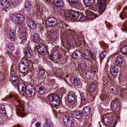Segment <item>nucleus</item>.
Wrapping results in <instances>:
<instances>
[{"instance_id":"obj_1","label":"nucleus","mask_w":127,"mask_h":127,"mask_svg":"<svg viewBox=\"0 0 127 127\" xmlns=\"http://www.w3.org/2000/svg\"><path fill=\"white\" fill-rule=\"evenodd\" d=\"M97 2V5L98 8L97 11L93 12L89 10H87L85 14L87 17L89 19L92 20L98 17L99 15L103 13L106 9L105 3L104 0H84L85 5L86 7H89L93 4L94 2Z\"/></svg>"},{"instance_id":"obj_2","label":"nucleus","mask_w":127,"mask_h":127,"mask_svg":"<svg viewBox=\"0 0 127 127\" xmlns=\"http://www.w3.org/2000/svg\"><path fill=\"white\" fill-rule=\"evenodd\" d=\"M10 19L12 22L16 24H19V25L18 26L19 29L18 30L20 31V32H22V37L20 38V41L21 42L20 43H23L27 41V34L26 32V28L24 26V25L22 23L24 22L25 20L24 16L21 14H13L11 17Z\"/></svg>"},{"instance_id":"obj_3","label":"nucleus","mask_w":127,"mask_h":127,"mask_svg":"<svg viewBox=\"0 0 127 127\" xmlns=\"http://www.w3.org/2000/svg\"><path fill=\"white\" fill-rule=\"evenodd\" d=\"M61 39L67 40L70 41H73L76 44L79 42L80 43H82L84 45L85 43H84L83 41V38L80 35L76 33V34H72V33L66 32V31H64L62 32L61 34Z\"/></svg>"},{"instance_id":"obj_4","label":"nucleus","mask_w":127,"mask_h":127,"mask_svg":"<svg viewBox=\"0 0 127 127\" xmlns=\"http://www.w3.org/2000/svg\"><path fill=\"white\" fill-rule=\"evenodd\" d=\"M18 88L20 94L22 96H24L25 94L29 97H32L35 93V89L31 85L26 86L24 83H20L18 85Z\"/></svg>"},{"instance_id":"obj_5","label":"nucleus","mask_w":127,"mask_h":127,"mask_svg":"<svg viewBox=\"0 0 127 127\" xmlns=\"http://www.w3.org/2000/svg\"><path fill=\"white\" fill-rule=\"evenodd\" d=\"M32 64L26 59H22L19 64V70L22 73H28L29 68H32Z\"/></svg>"},{"instance_id":"obj_6","label":"nucleus","mask_w":127,"mask_h":127,"mask_svg":"<svg viewBox=\"0 0 127 127\" xmlns=\"http://www.w3.org/2000/svg\"><path fill=\"white\" fill-rule=\"evenodd\" d=\"M83 41L84 43H85L84 45L82 43H80L79 42H78V43H76L77 45H79V46L83 50V54L84 55V56L85 59L89 60L90 59L91 57V55L90 54L89 51L87 50H85V49L87 47V44L86 42L84 41L83 39Z\"/></svg>"},{"instance_id":"obj_7","label":"nucleus","mask_w":127,"mask_h":127,"mask_svg":"<svg viewBox=\"0 0 127 127\" xmlns=\"http://www.w3.org/2000/svg\"><path fill=\"white\" fill-rule=\"evenodd\" d=\"M63 121L64 124L67 127L73 126L74 124V121L71 116L67 115L63 118Z\"/></svg>"},{"instance_id":"obj_8","label":"nucleus","mask_w":127,"mask_h":127,"mask_svg":"<svg viewBox=\"0 0 127 127\" xmlns=\"http://www.w3.org/2000/svg\"><path fill=\"white\" fill-rule=\"evenodd\" d=\"M35 49L37 50V52L41 54L44 55L46 54L47 51V49L44 45L41 43L38 44V45H35Z\"/></svg>"},{"instance_id":"obj_9","label":"nucleus","mask_w":127,"mask_h":127,"mask_svg":"<svg viewBox=\"0 0 127 127\" xmlns=\"http://www.w3.org/2000/svg\"><path fill=\"white\" fill-rule=\"evenodd\" d=\"M57 23V20L54 17L49 18L46 20V25L50 27H54L56 26Z\"/></svg>"},{"instance_id":"obj_10","label":"nucleus","mask_w":127,"mask_h":127,"mask_svg":"<svg viewBox=\"0 0 127 127\" xmlns=\"http://www.w3.org/2000/svg\"><path fill=\"white\" fill-rule=\"evenodd\" d=\"M70 4L73 7L77 9H81L82 5L79 2L78 0H67Z\"/></svg>"},{"instance_id":"obj_11","label":"nucleus","mask_w":127,"mask_h":127,"mask_svg":"<svg viewBox=\"0 0 127 127\" xmlns=\"http://www.w3.org/2000/svg\"><path fill=\"white\" fill-rule=\"evenodd\" d=\"M41 7H40V5H36L35 6V12L36 13V16L37 18H40L41 19L44 18L45 16L43 13V12L42 11Z\"/></svg>"},{"instance_id":"obj_12","label":"nucleus","mask_w":127,"mask_h":127,"mask_svg":"<svg viewBox=\"0 0 127 127\" xmlns=\"http://www.w3.org/2000/svg\"><path fill=\"white\" fill-rule=\"evenodd\" d=\"M15 101L17 102L16 103L17 105V109L19 112H21L22 111H26V107H25V104L23 102H21L19 100H17Z\"/></svg>"},{"instance_id":"obj_13","label":"nucleus","mask_w":127,"mask_h":127,"mask_svg":"<svg viewBox=\"0 0 127 127\" xmlns=\"http://www.w3.org/2000/svg\"><path fill=\"white\" fill-rule=\"evenodd\" d=\"M60 25L62 29H63V31H66L67 33H72V34H76V32H75L74 31H72V30L68 29V25L65 23L62 22L60 23Z\"/></svg>"},{"instance_id":"obj_14","label":"nucleus","mask_w":127,"mask_h":127,"mask_svg":"<svg viewBox=\"0 0 127 127\" xmlns=\"http://www.w3.org/2000/svg\"><path fill=\"white\" fill-rule=\"evenodd\" d=\"M73 20H76L78 18L79 16L78 13L75 11H71L68 12V13L66 16Z\"/></svg>"},{"instance_id":"obj_15","label":"nucleus","mask_w":127,"mask_h":127,"mask_svg":"<svg viewBox=\"0 0 127 127\" xmlns=\"http://www.w3.org/2000/svg\"><path fill=\"white\" fill-rule=\"evenodd\" d=\"M55 34L53 31L50 30L47 32L46 37L48 39V40L51 41L52 42H54V40H55V38L54 37Z\"/></svg>"},{"instance_id":"obj_16","label":"nucleus","mask_w":127,"mask_h":127,"mask_svg":"<svg viewBox=\"0 0 127 127\" xmlns=\"http://www.w3.org/2000/svg\"><path fill=\"white\" fill-rule=\"evenodd\" d=\"M72 57L76 60L80 59L82 57V53L79 50H76L72 54Z\"/></svg>"},{"instance_id":"obj_17","label":"nucleus","mask_w":127,"mask_h":127,"mask_svg":"<svg viewBox=\"0 0 127 127\" xmlns=\"http://www.w3.org/2000/svg\"><path fill=\"white\" fill-rule=\"evenodd\" d=\"M25 56L28 58H32L33 55V51L30 48L27 47L24 52Z\"/></svg>"},{"instance_id":"obj_18","label":"nucleus","mask_w":127,"mask_h":127,"mask_svg":"<svg viewBox=\"0 0 127 127\" xmlns=\"http://www.w3.org/2000/svg\"><path fill=\"white\" fill-rule=\"evenodd\" d=\"M9 78L10 80L13 85L15 87L17 86L18 85V79L17 77L15 75H10Z\"/></svg>"},{"instance_id":"obj_19","label":"nucleus","mask_w":127,"mask_h":127,"mask_svg":"<svg viewBox=\"0 0 127 127\" xmlns=\"http://www.w3.org/2000/svg\"><path fill=\"white\" fill-rule=\"evenodd\" d=\"M96 87V85L94 84L89 85V91L91 93L93 94V95H96L97 94Z\"/></svg>"},{"instance_id":"obj_20","label":"nucleus","mask_w":127,"mask_h":127,"mask_svg":"<svg viewBox=\"0 0 127 127\" xmlns=\"http://www.w3.org/2000/svg\"><path fill=\"white\" fill-rule=\"evenodd\" d=\"M7 37L11 41H14L15 38L14 31L13 30H9L8 31Z\"/></svg>"},{"instance_id":"obj_21","label":"nucleus","mask_w":127,"mask_h":127,"mask_svg":"<svg viewBox=\"0 0 127 127\" xmlns=\"http://www.w3.org/2000/svg\"><path fill=\"white\" fill-rule=\"evenodd\" d=\"M91 111V107L89 106H87L84 108L82 110V112L85 116H88L90 114Z\"/></svg>"},{"instance_id":"obj_22","label":"nucleus","mask_w":127,"mask_h":127,"mask_svg":"<svg viewBox=\"0 0 127 127\" xmlns=\"http://www.w3.org/2000/svg\"><path fill=\"white\" fill-rule=\"evenodd\" d=\"M51 59L52 61L56 62H58L61 58V56L59 55L58 54H57L55 53H53L52 55L51 54Z\"/></svg>"},{"instance_id":"obj_23","label":"nucleus","mask_w":127,"mask_h":127,"mask_svg":"<svg viewBox=\"0 0 127 127\" xmlns=\"http://www.w3.org/2000/svg\"><path fill=\"white\" fill-rule=\"evenodd\" d=\"M120 103L118 99H115L111 103V107L113 109H116L118 107H120Z\"/></svg>"},{"instance_id":"obj_24","label":"nucleus","mask_w":127,"mask_h":127,"mask_svg":"<svg viewBox=\"0 0 127 127\" xmlns=\"http://www.w3.org/2000/svg\"><path fill=\"white\" fill-rule=\"evenodd\" d=\"M31 37L34 42L36 43L39 42L40 41V38L39 37L38 34L36 33H32V34Z\"/></svg>"},{"instance_id":"obj_25","label":"nucleus","mask_w":127,"mask_h":127,"mask_svg":"<svg viewBox=\"0 0 127 127\" xmlns=\"http://www.w3.org/2000/svg\"><path fill=\"white\" fill-rule=\"evenodd\" d=\"M9 3L6 0H0V7L3 9L7 8Z\"/></svg>"},{"instance_id":"obj_26","label":"nucleus","mask_w":127,"mask_h":127,"mask_svg":"<svg viewBox=\"0 0 127 127\" xmlns=\"http://www.w3.org/2000/svg\"><path fill=\"white\" fill-rule=\"evenodd\" d=\"M82 113L80 111L77 110L73 112L72 113V115L76 119H81L83 117Z\"/></svg>"},{"instance_id":"obj_27","label":"nucleus","mask_w":127,"mask_h":127,"mask_svg":"<svg viewBox=\"0 0 127 127\" xmlns=\"http://www.w3.org/2000/svg\"><path fill=\"white\" fill-rule=\"evenodd\" d=\"M27 22L29 27L32 29L34 30L36 29V24L33 20L28 19L27 20Z\"/></svg>"},{"instance_id":"obj_28","label":"nucleus","mask_w":127,"mask_h":127,"mask_svg":"<svg viewBox=\"0 0 127 127\" xmlns=\"http://www.w3.org/2000/svg\"><path fill=\"white\" fill-rule=\"evenodd\" d=\"M110 72L113 76H116L117 75L119 70L115 66H112L110 68Z\"/></svg>"},{"instance_id":"obj_29","label":"nucleus","mask_w":127,"mask_h":127,"mask_svg":"<svg viewBox=\"0 0 127 127\" xmlns=\"http://www.w3.org/2000/svg\"><path fill=\"white\" fill-rule=\"evenodd\" d=\"M115 65L117 66H120L123 63V59L120 57H117L115 59Z\"/></svg>"},{"instance_id":"obj_30","label":"nucleus","mask_w":127,"mask_h":127,"mask_svg":"<svg viewBox=\"0 0 127 127\" xmlns=\"http://www.w3.org/2000/svg\"><path fill=\"white\" fill-rule=\"evenodd\" d=\"M45 123L43 126V127H53V123L50 119L48 118L47 117H45Z\"/></svg>"},{"instance_id":"obj_31","label":"nucleus","mask_w":127,"mask_h":127,"mask_svg":"<svg viewBox=\"0 0 127 127\" xmlns=\"http://www.w3.org/2000/svg\"><path fill=\"white\" fill-rule=\"evenodd\" d=\"M32 7V4L31 2L29 1H26L24 8L27 11H30Z\"/></svg>"},{"instance_id":"obj_32","label":"nucleus","mask_w":127,"mask_h":127,"mask_svg":"<svg viewBox=\"0 0 127 127\" xmlns=\"http://www.w3.org/2000/svg\"><path fill=\"white\" fill-rule=\"evenodd\" d=\"M71 81L72 84L75 86H78L80 83V79L76 77H74L73 79L72 78Z\"/></svg>"},{"instance_id":"obj_33","label":"nucleus","mask_w":127,"mask_h":127,"mask_svg":"<svg viewBox=\"0 0 127 127\" xmlns=\"http://www.w3.org/2000/svg\"><path fill=\"white\" fill-rule=\"evenodd\" d=\"M68 102L70 104H73L75 102V99L74 96L72 94L69 95L68 97Z\"/></svg>"},{"instance_id":"obj_34","label":"nucleus","mask_w":127,"mask_h":127,"mask_svg":"<svg viewBox=\"0 0 127 127\" xmlns=\"http://www.w3.org/2000/svg\"><path fill=\"white\" fill-rule=\"evenodd\" d=\"M53 2L55 5L59 7H62L64 6V2L61 0H54Z\"/></svg>"},{"instance_id":"obj_35","label":"nucleus","mask_w":127,"mask_h":127,"mask_svg":"<svg viewBox=\"0 0 127 127\" xmlns=\"http://www.w3.org/2000/svg\"><path fill=\"white\" fill-rule=\"evenodd\" d=\"M55 99L56 100V101L53 100L49 102L50 104L54 106H58L60 102L59 97H58V98Z\"/></svg>"},{"instance_id":"obj_36","label":"nucleus","mask_w":127,"mask_h":127,"mask_svg":"<svg viewBox=\"0 0 127 127\" xmlns=\"http://www.w3.org/2000/svg\"><path fill=\"white\" fill-rule=\"evenodd\" d=\"M58 97H59L58 95L54 94H49V102L53 101L54 99H57Z\"/></svg>"},{"instance_id":"obj_37","label":"nucleus","mask_w":127,"mask_h":127,"mask_svg":"<svg viewBox=\"0 0 127 127\" xmlns=\"http://www.w3.org/2000/svg\"><path fill=\"white\" fill-rule=\"evenodd\" d=\"M78 66L77 69L80 71V70L82 71L85 69L86 64L84 63H81L79 64H78Z\"/></svg>"},{"instance_id":"obj_38","label":"nucleus","mask_w":127,"mask_h":127,"mask_svg":"<svg viewBox=\"0 0 127 127\" xmlns=\"http://www.w3.org/2000/svg\"><path fill=\"white\" fill-rule=\"evenodd\" d=\"M39 73H38V77L39 78H42L45 73V70L43 68H38Z\"/></svg>"},{"instance_id":"obj_39","label":"nucleus","mask_w":127,"mask_h":127,"mask_svg":"<svg viewBox=\"0 0 127 127\" xmlns=\"http://www.w3.org/2000/svg\"><path fill=\"white\" fill-rule=\"evenodd\" d=\"M103 121L105 125H109L110 123V120L109 117L106 116L105 117H103Z\"/></svg>"},{"instance_id":"obj_40","label":"nucleus","mask_w":127,"mask_h":127,"mask_svg":"<svg viewBox=\"0 0 127 127\" xmlns=\"http://www.w3.org/2000/svg\"><path fill=\"white\" fill-rule=\"evenodd\" d=\"M125 8H124L123 10L120 14V17L122 19H123L127 17V11L125 12Z\"/></svg>"},{"instance_id":"obj_41","label":"nucleus","mask_w":127,"mask_h":127,"mask_svg":"<svg viewBox=\"0 0 127 127\" xmlns=\"http://www.w3.org/2000/svg\"><path fill=\"white\" fill-rule=\"evenodd\" d=\"M121 51L122 54H124L127 58V46H124L121 48Z\"/></svg>"},{"instance_id":"obj_42","label":"nucleus","mask_w":127,"mask_h":127,"mask_svg":"<svg viewBox=\"0 0 127 127\" xmlns=\"http://www.w3.org/2000/svg\"><path fill=\"white\" fill-rule=\"evenodd\" d=\"M0 113L2 114L6 115L4 106L2 104L0 105Z\"/></svg>"},{"instance_id":"obj_43","label":"nucleus","mask_w":127,"mask_h":127,"mask_svg":"<svg viewBox=\"0 0 127 127\" xmlns=\"http://www.w3.org/2000/svg\"><path fill=\"white\" fill-rule=\"evenodd\" d=\"M7 50L11 52H12L14 49V44L12 43L9 44L7 46Z\"/></svg>"},{"instance_id":"obj_44","label":"nucleus","mask_w":127,"mask_h":127,"mask_svg":"<svg viewBox=\"0 0 127 127\" xmlns=\"http://www.w3.org/2000/svg\"><path fill=\"white\" fill-rule=\"evenodd\" d=\"M54 12L56 14H60L62 13V10L60 8L57 7L54 9Z\"/></svg>"},{"instance_id":"obj_45","label":"nucleus","mask_w":127,"mask_h":127,"mask_svg":"<svg viewBox=\"0 0 127 127\" xmlns=\"http://www.w3.org/2000/svg\"><path fill=\"white\" fill-rule=\"evenodd\" d=\"M37 92L39 94L43 95L44 93L45 90L43 87H40L39 88Z\"/></svg>"},{"instance_id":"obj_46","label":"nucleus","mask_w":127,"mask_h":127,"mask_svg":"<svg viewBox=\"0 0 127 127\" xmlns=\"http://www.w3.org/2000/svg\"><path fill=\"white\" fill-rule=\"evenodd\" d=\"M57 74L60 77L62 78V76L64 74L63 72V71L62 69H60L58 70L56 72Z\"/></svg>"},{"instance_id":"obj_47","label":"nucleus","mask_w":127,"mask_h":127,"mask_svg":"<svg viewBox=\"0 0 127 127\" xmlns=\"http://www.w3.org/2000/svg\"><path fill=\"white\" fill-rule=\"evenodd\" d=\"M106 54V53L105 51L102 52L100 54L99 58L100 60H103L105 57V56Z\"/></svg>"},{"instance_id":"obj_48","label":"nucleus","mask_w":127,"mask_h":127,"mask_svg":"<svg viewBox=\"0 0 127 127\" xmlns=\"http://www.w3.org/2000/svg\"><path fill=\"white\" fill-rule=\"evenodd\" d=\"M86 18L85 15L81 16V17L79 18V21H84L86 20Z\"/></svg>"},{"instance_id":"obj_49","label":"nucleus","mask_w":127,"mask_h":127,"mask_svg":"<svg viewBox=\"0 0 127 127\" xmlns=\"http://www.w3.org/2000/svg\"><path fill=\"white\" fill-rule=\"evenodd\" d=\"M92 73L91 72H88L86 73L85 77L88 79H90L91 77Z\"/></svg>"},{"instance_id":"obj_50","label":"nucleus","mask_w":127,"mask_h":127,"mask_svg":"<svg viewBox=\"0 0 127 127\" xmlns=\"http://www.w3.org/2000/svg\"><path fill=\"white\" fill-rule=\"evenodd\" d=\"M109 124L111 126L113 127H115L116 125V123L115 120H112L111 121Z\"/></svg>"},{"instance_id":"obj_51","label":"nucleus","mask_w":127,"mask_h":127,"mask_svg":"<svg viewBox=\"0 0 127 127\" xmlns=\"http://www.w3.org/2000/svg\"><path fill=\"white\" fill-rule=\"evenodd\" d=\"M80 96L81 97V99H86L85 96L84 95V93L81 92L80 93Z\"/></svg>"},{"instance_id":"obj_52","label":"nucleus","mask_w":127,"mask_h":127,"mask_svg":"<svg viewBox=\"0 0 127 127\" xmlns=\"http://www.w3.org/2000/svg\"><path fill=\"white\" fill-rule=\"evenodd\" d=\"M107 23V21H106L105 22V23L106 24V27L107 28H110L111 27V26L110 25V24L109 23H108L107 24L106 23Z\"/></svg>"},{"instance_id":"obj_53","label":"nucleus","mask_w":127,"mask_h":127,"mask_svg":"<svg viewBox=\"0 0 127 127\" xmlns=\"http://www.w3.org/2000/svg\"><path fill=\"white\" fill-rule=\"evenodd\" d=\"M3 75L2 73H0V81L4 79Z\"/></svg>"},{"instance_id":"obj_54","label":"nucleus","mask_w":127,"mask_h":127,"mask_svg":"<svg viewBox=\"0 0 127 127\" xmlns=\"http://www.w3.org/2000/svg\"><path fill=\"white\" fill-rule=\"evenodd\" d=\"M68 76L66 74H64L62 76V78H63L64 79V80L65 81V78H66V77H68Z\"/></svg>"},{"instance_id":"obj_55","label":"nucleus","mask_w":127,"mask_h":127,"mask_svg":"<svg viewBox=\"0 0 127 127\" xmlns=\"http://www.w3.org/2000/svg\"><path fill=\"white\" fill-rule=\"evenodd\" d=\"M63 46L62 47V48L63 49L65 50H66L67 51H68L69 50H68V48L66 47H65L64 45H62Z\"/></svg>"},{"instance_id":"obj_56","label":"nucleus","mask_w":127,"mask_h":127,"mask_svg":"<svg viewBox=\"0 0 127 127\" xmlns=\"http://www.w3.org/2000/svg\"><path fill=\"white\" fill-rule=\"evenodd\" d=\"M96 54H95L93 53V54L91 55V57L92 58L93 60H94L96 57Z\"/></svg>"},{"instance_id":"obj_57","label":"nucleus","mask_w":127,"mask_h":127,"mask_svg":"<svg viewBox=\"0 0 127 127\" xmlns=\"http://www.w3.org/2000/svg\"><path fill=\"white\" fill-rule=\"evenodd\" d=\"M86 99H81V103L83 104L85 103L86 102Z\"/></svg>"},{"instance_id":"obj_58","label":"nucleus","mask_w":127,"mask_h":127,"mask_svg":"<svg viewBox=\"0 0 127 127\" xmlns=\"http://www.w3.org/2000/svg\"><path fill=\"white\" fill-rule=\"evenodd\" d=\"M91 125V124L90 123H87L85 124L84 127H89Z\"/></svg>"},{"instance_id":"obj_59","label":"nucleus","mask_w":127,"mask_h":127,"mask_svg":"<svg viewBox=\"0 0 127 127\" xmlns=\"http://www.w3.org/2000/svg\"><path fill=\"white\" fill-rule=\"evenodd\" d=\"M41 125V124L40 123H39V122H37L36 126V127H40V125Z\"/></svg>"},{"instance_id":"obj_60","label":"nucleus","mask_w":127,"mask_h":127,"mask_svg":"<svg viewBox=\"0 0 127 127\" xmlns=\"http://www.w3.org/2000/svg\"><path fill=\"white\" fill-rule=\"evenodd\" d=\"M7 98H11L12 97V95H9L8 96H6Z\"/></svg>"},{"instance_id":"obj_61","label":"nucleus","mask_w":127,"mask_h":127,"mask_svg":"<svg viewBox=\"0 0 127 127\" xmlns=\"http://www.w3.org/2000/svg\"><path fill=\"white\" fill-rule=\"evenodd\" d=\"M10 56L11 58H12L13 59H14L15 58V56L12 55H10Z\"/></svg>"},{"instance_id":"obj_62","label":"nucleus","mask_w":127,"mask_h":127,"mask_svg":"<svg viewBox=\"0 0 127 127\" xmlns=\"http://www.w3.org/2000/svg\"><path fill=\"white\" fill-rule=\"evenodd\" d=\"M9 1H11V2L12 3L15 2L17 0H9Z\"/></svg>"},{"instance_id":"obj_63","label":"nucleus","mask_w":127,"mask_h":127,"mask_svg":"<svg viewBox=\"0 0 127 127\" xmlns=\"http://www.w3.org/2000/svg\"><path fill=\"white\" fill-rule=\"evenodd\" d=\"M36 121L35 119H33L32 121V123H33Z\"/></svg>"},{"instance_id":"obj_64","label":"nucleus","mask_w":127,"mask_h":127,"mask_svg":"<svg viewBox=\"0 0 127 127\" xmlns=\"http://www.w3.org/2000/svg\"><path fill=\"white\" fill-rule=\"evenodd\" d=\"M3 61V59L1 57H0V62H1Z\"/></svg>"}]
</instances>
